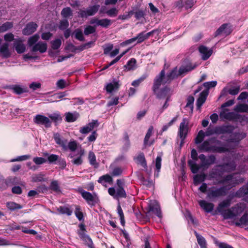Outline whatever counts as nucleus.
I'll return each mask as SVG.
<instances>
[{
  "mask_svg": "<svg viewBox=\"0 0 248 248\" xmlns=\"http://www.w3.org/2000/svg\"><path fill=\"white\" fill-rule=\"evenodd\" d=\"M230 185L228 187L223 186L219 187L213 186L208 188L207 192V198L212 201H215L217 199L226 195L227 190L230 188Z\"/></svg>",
  "mask_w": 248,
  "mask_h": 248,
  "instance_id": "obj_4",
  "label": "nucleus"
},
{
  "mask_svg": "<svg viewBox=\"0 0 248 248\" xmlns=\"http://www.w3.org/2000/svg\"><path fill=\"white\" fill-rule=\"evenodd\" d=\"M205 136L204 132L202 130H200L195 139V144H199L200 143H202Z\"/></svg>",
  "mask_w": 248,
  "mask_h": 248,
  "instance_id": "obj_48",
  "label": "nucleus"
},
{
  "mask_svg": "<svg viewBox=\"0 0 248 248\" xmlns=\"http://www.w3.org/2000/svg\"><path fill=\"white\" fill-rule=\"evenodd\" d=\"M167 84L163 83L158 78H155L154 80V85L153 86V90L156 95V97L160 100H165V102L162 108L159 110V114L163 112V110L167 108L169 106L168 102L170 101V98L172 94V92L170 88L165 86L160 89L161 85Z\"/></svg>",
  "mask_w": 248,
  "mask_h": 248,
  "instance_id": "obj_2",
  "label": "nucleus"
},
{
  "mask_svg": "<svg viewBox=\"0 0 248 248\" xmlns=\"http://www.w3.org/2000/svg\"><path fill=\"white\" fill-rule=\"evenodd\" d=\"M149 211L154 213L158 217H162L160 208L158 202L156 201H151L149 204Z\"/></svg>",
  "mask_w": 248,
  "mask_h": 248,
  "instance_id": "obj_19",
  "label": "nucleus"
},
{
  "mask_svg": "<svg viewBox=\"0 0 248 248\" xmlns=\"http://www.w3.org/2000/svg\"><path fill=\"white\" fill-rule=\"evenodd\" d=\"M82 240L83 241L85 242V244L87 246H88L90 248H94L93 244L92 241V240L89 235L82 239Z\"/></svg>",
  "mask_w": 248,
  "mask_h": 248,
  "instance_id": "obj_63",
  "label": "nucleus"
},
{
  "mask_svg": "<svg viewBox=\"0 0 248 248\" xmlns=\"http://www.w3.org/2000/svg\"><path fill=\"white\" fill-rule=\"evenodd\" d=\"M236 226H240L242 225H248V214H244L241 218L235 222Z\"/></svg>",
  "mask_w": 248,
  "mask_h": 248,
  "instance_id": "obj_38",
  "label": "nucleus"
},
{
  "mask_svg": "<svg viewBox=\"0 0 248 248\" xmlns=\"http://www.w3.org/2000/svg\"><path fill=\"white\" fill-rule=\"evenodd\" d=\"M106 13L110 17H115L118 14V10L116 8H112L107 11Z\"/></svg>",
  "mask_w": 248,
  "mask_h": 248,
  "instance_id": "obj_60",
  "label": "nucleus"
},
{
  "mask_svg": "<svg viewBox=\"0 0 248 248\" xmlns=\"http://www.w3.org/2000/svg\"><path fill=\"white\" fill-rule=\"evenodd\" d=\"M99 123L98 121L93 120L86 125L81 127L79 130V132L82 134H86L91 132L94 128L97 127Z\"/></svg>",
  "mask_w": 248,
  "mask_h": 248,
  "instance_id": "obj_16",
  "label": "nucleus"
},
{
  "mask_svg": "<svg viewBox=\"0 0 248 248\" xmlns=\"http://www.w3.org/2000/svg\"><path fill=\"white\" fill-rule=\"evenodd\" d=\"M75 214L76 217L79 221L84 220V216L83 213L81 211V208L78 205H76Z\"/></svg>",
  "mask_w": 248,
  "mask_h": 248,
  "instance_id": "obj_52",
  "label": "nucleus"
},
{
  "mask_svg": "<svg viewBox=\"0 0 248 248\" xmlns=\"http://www.w3.org/2000/svg\"><path fill=\"white\" fill-rule=\"evenodd\" d=\"M50 188L57 192L60 191V186L57 181H53L51 183Z\"/></svg>",
  "mask_w": 248,
  "mask_h": 248,
  "instance_id": "obj_61",
  "label": "nucleus"
},
{
  "mask_svg": "<svg viewBox=\"0 0 248 248\" xmlns=\"http://www.w3.org/2000/svg\"><path fill=\"white\" fill-rule=\"evenodd\" d=\"M153 31H150L146 33L145 31H142L139 33L137 36L135 37L136 41H137L136 44H140L143 42L145 40H147L149 37L153 33Z\"/></svg>",
  "mask_w": 248,
  "mask_h": 248,
  "instance_id": "obj_30",
  "label": "nucleus"
},
{
  "mask_svg": "<svg viewBox=\"0 0 248 248\" xmlns=\"http://www.w3.org/2000/svg\"><path fill=\"white\" fill-rule=\"evenodd\" d=\"M16 178L15 177H8L5 179V183L6 189L9 186H12L15 184Z\"/></svg>",
  "mask_w": 248,
  "mask_h": 248,
  "instance_id": "obj_55",
  "label": "nucleus"
},
{
  "mask_svg": "<svg viewBox=\"0 0 248 248\" xmlns=\"http://www.w3.org/2000/svg\"><path fill=\"white\" fill-rule=\"evenodd\" d=\"M200 159L201 167L208 168L210 166L216 163V157L215 155H211L206 156L204 154H201L198 156Z\"/></svg>",
  "mask_w": 248,
  "mask_h": 248,
  "instance_id": "obj_11",
  "label": "nucleus"
},
{
  "mask_svg": "<svg viewBox=\"0 0 248 248\" xmlns=\"http://www.w3.org/2000/svg\"><path fill=\"white\" fill-rule=\"evenodd\" d=\"M119 87V81L114 80L112 82L109 83L107 85L106 89L107 92L112 93V92L117 90Z\"/></svg>",
  "mask_w": 248,
  "mask_h": 248,
  "instance_id": "obj_33",
  "label": "nucleus"
},
{
  "mask_svg": "<svg viewBox=\"0 0 248 248\" xmlns=\"http://www.w3.org/2000/svg\"><path fill=\"white\" fill-rule=\"evenodd\" d=\"M53 138L55 142L61 146L63 150H67V140L62 138L61 135L58 133H54L53 134Z\"/></svg>",
  "mask_w": 248,
  "mask_h": 248,
  "instance_id": "obj_20",
  "label": "nucleus"
},
{
  "mask_svg": "<svg viewBox=\"0 0 248 248\" xmlns=\"http://www.w3.org/2000/svg\"><path fill=\"white\" fill-rule=\"evenodd\" d=\"M234 130V127L231 125H223L216 126V133L217 135L223 134H230Z\"/></svg>",
  "mask_w": 248,
  "mask_h": 248,
  "instance_id": "obj_18",
  "label": "nucleus"
},
{
  "mask_svg": "<svg viewBox=\"0 0 248 248\" xmlns=\"http://www.w3.org/2000/svg\"><path fill=\"white\" fill-rule=\"evenodd\" d=\"M194 233L197 238L198 244L201 248H207V243L205 239L201 235L199 234L196 231Z\"/></svg>",
  "mask_w": 248,
  "mask_h": 248,
  "instance_id": "obj_36",
  "label": "nucleus"
},
{
  "mask_svg": "<svg viewBox=\"0 0 248 248\" xmlns=\"http://www.w3.org/2000/svg\"><path fill=\"white\" fill-rule=\"evenodd\" d=\"M246 137V133L244 132H236L228 140V142H234L238 144L240 140L244 139Z\"/></svg>",
  "mask_w": 248,
  "mask_h": 248,
  "instance_id": "obj_25",
  "label": "nucleus"
},
{
  "mask_svg": "<svg viewBox=\"0 0 248 248\" xmlns=\"http://www.w3.org/2000/svg\"><path fill=\"white\" fill-rule=\"evenodd\" d=\"M84 154H85L84 149L80 148V150H78V155H79V156L77 158H74L72 160V163L73 164L77 165V166L82 164V163L83 162L82 157L84 155Z\"/></svg>",
  "mask_w": 248,
  "mask_h": 248,
  "instance_id": "obj_35",
  "label": "nucleus"
},
{
  "mask_svg": "<svg viewBox=\"0 0 248 248\" xmlns=\"http://www.w3.org/2000/svg\"><path fill=\"white\" fill-rule=\"evenodd\" d=\"M67 147L71 151L74 152L77 149L78 143L75 140H71L68 142Z\"/></svg>",
  "mask_w": 248,
  "mask_h": 248,
  "instance_id": "obj_56",
  "label": "nucleus"
},
{
  "mask_svg": "<svg viewBox=\"0 0 248 248\" xmlns=\"http://www.w3.org/2000/svg\"><path fill=\"white\" fill-rule=\"evenodd\" d=\"M65 121L68 123H71L76 121L79 117V114L77 111L68 112L65 113Z\"/></svg>",
  "mask_w": 248,
  "mask_h": 248,
  "instance_id": "obj_31",
  "label": "nucleus"
},
{
  "mask_svg": "<svg viewBox=\"0 0 248 248\" xmlns=\"http://www.w3.org/2000/svg\"><path fill=\"white\" fill-rule=\"evenodd\" d=\"M124 182L123 180L118 179L116 182V186L110 187L108 189V192L110 195L115 199L126 198V193L124 188Z\"/></svg>",
  "mask_w": 248,
  "mask_h": 248,
  "instance_id": "obj_5",
  "label": "nucleus"
},
{
  "mask_svg": "<svg viewBox=\"0 0 248 248\" xmlns=\"http://www.w3.org/2000/svg\"><path fill=\"white\" fill-rule=\"evenodd\" d=\"M47 48V46L46 43L40 41L32 46L31 48V51L32 52L39 51L41 53H43L46 51Z\"/></svg>",
  "mask_w": 248,
  "mask_h": 248,
  "instance_id": "obj_21",
  "label": "nucleus"
},
{
  "mask_svg": "<svg viewBox=\"0 0 248 248\" xmlns=\"http://www.w3.org/2000/svg\"><path fill=\"white\" fill-rule=\"evenodd\" d=\"M188 166L193 173H196L200 169V167L197 164L196 161L189 160L188 161Z\"/></svg>",
  "mask_w": 248,
  "mask_h": 248,
  "instance_id": "obj_41",
  "label": "nucleus"
},
{
  "mask_svg": "<svg viewBox=\"0 0 248 248\" xmlns=\"http://www.w3.org/2000/svg\"><path fill=\"white\" fill-rule=\"evenodd\" d=\"M12 22H6L0 26V33L6 31L13 27Z\"/></svg>",
  "mask_w": 248,
  "mask_h": 248,
  "instance_id": "obj_54",
  "label": "nucleus"
},
{
  "mask_svg": "<svg viewBox=\"0 0 248 248\" xmlns=\"http://www.w3.org/2000/svg\"><path fill=\"white\" fill-rule=\"evenodd\" d=\"M57 211L60 214H65L67 216L71 215L73 213L69 208L66 206H60L57 208Z\"/></svg>",
  "mask_w": 248,
  "mask_h": 248,
  "instance_id": "obj_47",
  "label": "nucleus"
},
{
  "mask_svg": "<svg viewBox=\"0 0 248 248\" xmlns=\"http://www.w3.org/2000/svg\"><path fill=\"white\" fill-rule=\"evenodd\" d=\"M7 207L11 211H14L22 208V206L13 202H9L6 203Z\"/></svg>",
  "mask_w": 248,
  "mask_h": 248,
  "instance_id": "obj_42",
  "label": "nucleus"
},
{
  "mask_svg": "<svg viewBox=\"0 0 248 248\" xmlns=\"http://www.w3.org/2000/svg\"><path fill=\"white\" fill-rule=\"evenodd\" d=\"M236 165L233 161L222 165H217L209 172V179H215L217 181V184L230 185V187L235 186L236 185L243 182L239 177L235 174H229L223 178L222 175L224 172H230L235 170Z\"/></svg>",
  "mask_w": 248,
  "mask_h": 248,
  "instance_id": "obj_1",
  "label": "nucleus"
},
{
  "mask_svg": "<svg viewBox=\"0 0 248 248\" xmlns=\"http://www.w3.org/2000/svg\"><path fill=\"white\" fill-rule=\"evenodd\" d=\"M179 76H181L180 74H179V70H178L177 67H175L170 73H168L167 75H165L164 69L162 70L155 78H158L163 83H166L168 84Z\"/></svg>",
  "mask_w": 248,
  "mask_h": 248,
  "instance_id": "obj_6",
  "label": "nucleus"
},
{
  "mask_svg": "<svg viewBox=\"0 0 248 248\" xmlns=\"http://www.w3.org/2000/svg\"><path fill=\"white\" fill-rule=\"evenodd\" d=\"M199 51L201 54L202 59L204 61L208 59L213 53L212 48H209L204 46H200Z\"/></svg>",
  "mask_w": 248,
  "mask_h": 248,
  "instance_id": "obj_17",
  "label": "nucleus"
},
{
  "mask_svg": "<svg viewBox=\"0 0 248 248\" xmlns=\"http://www.w3.org/2000/svg\"><path fill=\"white\" fill-rule=\"evenodd\" d=\"M234 196L242 198L245 201L248 202V182L235 193Z\"/></svg>",
  "mask_w": 248,
  "mask_h": 248,
  "instance_id": "obj_15",
  "label": "nucleus"
},
{
  "mask_svg": "<svg viewBox=\"0 0 248 248\" xmlns=\"http://www.w3.org/2000/svg\"><path fill=\"white\" fill-rule=\"evenodd\" d=\"M246 204L239 202L230 208L228 209L227 215H225V219H233L240 216L246 208Z\"/></svg>",
  "mask_w": 248,
  "mask_h": 248,
  "instance_id": "obj_7",
  "label": "nucleus"
},
{
  "mask_svg": "<svg viewBox=\"0 0 248 248\" xmlns=\"http://www.w3.org/2000/svg\"><path fill=\"white\" fill-rule=\"evenodd\" d=\"M88 159L90 164L94 167V168H97L99 164L96 162V156L93 152L90 151L88 155Z\"/></svg>",
  "mask_w": 248,
  "mask_h": 248,
  "instance_id": "obj_37",
  "label": "nucleus"
},
{
  "mask_svg": "<svg viewBox=\"0 0 248 248\" xmlns=\"http://www.w3.org/2000/svg\"><path fill=\"white\" fill-rule=\"evenodd\" d=\"M112 181V179L111 177L108 174L104 175L100 177L98 180V182L103 185L106 183H111Z\"/></svg>",
  "mask_w": 248,
  "mask_h": 248,
  "instance_id": "obj_44",
  "label": "nucleus"
},
{
  "mask_svg": "<svg viewBox=\"0 0 248 248\" xmlns=\"http://www.w3.org/2000/svg\"><path fill=\"white\" fill-rule=\"evenodd\" d=\"M96 29L95 27H93L92 26H87L84 31V33L86 35H89L90 34L93 33L95 32Z\"/></svg>",
  "mask_w": 248,
  "mask_h": 248,
  "instance_id": "obj_58",
  "label": "nucleus"
},
{
  "mask_svg": "<svg viewBox=\"0 0 248 248\" xmlns=\"http://www.w3.org/2000/svg\"><path fill=\"white\" fill-rule=\"evenodd\" d=\"M48 118L56 124L62 121V117L59 112L49 114Z\"/></svg>",
  "mask_w": 248,
  "mask_h": 248,
  "instance_id": "obj_43",
  "label": "nucleus"
},
{
  "mask_svg": "<svg viewBox=\"0 0 248 248\" xmlns=\"http://www.w3.org/2000/svg\"><path fill=\"white\" fill-rule=\"evenodd\" d=\"M231 204V199H227L221 202H220L217 207V211L220 213V214L223 217L224 219H225V215H227L228 214L227 212L228 209L225 210V208H227L229 207Z\"/></svg>",
  "mask_w": 248,
  "mask_h": 248,
  "instance_id": "obj_14",
  "label": "nucleus"
},
{
  "mask_svg": "<svg viewBox=\"0 0 248 248\" xmlns=\"http://www.w3.org/2000/svg\"><path fill=\"white\" fill-rule=\"evenodd\" d=\"M75 38L80 41H84V37L82 31L80 29H77L75 31Z\"/></svg>",
  "mask_w": 248,
  "mask_h": 248,
  "instance_id": "obj_57",
  "label": "nucleus"
},
{
  "mask_svg": "<svg viewBox=\"0 0 248 248\" xmlns=\"http://www.w3.org/2000/svg\"><path fill=\"white\" fill-rule=\"evenodd\" d=\"M234 83H230L227 86L224 88L221 93V96L224 95L227 93L230 94L234 95L237 94L240 92V85L236 84L234 86H232V84H234Z\"/></svg>",
  "mask_w": 248,
  "mask_h": 248,
  "instance_id": "obj_12",
  "label": "nucleus"
},
{
  "mask_svg": "<svg viewBox=\"0 0 248 248\" xmlns=\"http://www.w3.org/2000/svg\"><path fill=\"white\" fill-rule=\"evenodd\" d=\"M14 47L18 53H22L26 49L25 46L23 44L22 40L19 38L14 40Z\"/></svg>",
  "mask_w": 248,
  "mask_h": 248,
  "instance_id": "obj_28",
  "label": "nucleus"
},
{
  "mask_svg": "<svg viewBox=\"0 0 248 248\" xmlns=\"http://www.w3.org/2000/svg\"><path fill=\"white\" fill-rule=\"evenodd\" d=\"M188 120L186 118H183L182 122L180 123L178 131V136L181 139V142L180 143L181 148L183 146L185 140L187 136L188 130Z\"/></svg>",
  "mask_w": 248,
  "mask_h": 248,
  "instance_id": "obj_8",
  "label": "nucleus"
},
{
  "mask_svg": "<svg viewBox=\"0 0 248 248\" xmlns=\"http://www.w3.org/2000/svg\"><path fill=\"white\" fill-rule=\"evenodd\" d=\"M33 122L36 124L44 125L46 128L51 126V121L49 118L41 114L36 115L33 118Z\"/></svg>",
  "mask_w": 248,
  "mask_h": 248,
  "instance_id": "obj_13",
  "label": "nucleus"
},
{
  "mask_svg": "<svg viewBox=\"0 0 248 248\" xmlns=\"http://www.w3.org/2000/svg\"><path fill=\"white\" fill-rule=\"evenodd\" d=\"M153 129H154V128H153V126H151L149 128V129L147 131V132L145 135V138H144V145L150 146L153 143V142H152L151 143L149 142V140L153 133Z\"/></svg>",
  "mask_w": 248,
  "mask_h": 248,
  "instance_id": "obj_40",
  "label": "nucleus"
},
{
  "mask_svg": "<svg viewBox=\"0 0 248 248\" xmlns=\"http://www.w3.org/2000/svg\"><path fill=\"white\" fill-rule=\"evenodd\" d=\"M10 89L17 94H21L28 91L26 87L20 85H13L10 86Z\"/></svg>",
  "mask_w": 248,
  "mask_h": 248,
  "instance_id": "obj_32",
  "label": "nucleus"
},
{
  "mask_svg": "<svg viewBox=\"0 0 248 248\" xmlns=\"http://www.w3.org/2000/svg\"><path fill=\"white\" fill-rule=\"evenodd\" d=\"M220 117L222 118H223L226 120L232 121V120H234L237 121L239 120L240 117L241 115L239 114L234 113L233 112H221L220 114Z\"/></svg>",
  "mask_w": 248,
  "mask_h": 248,
  "instance_id": "obj_24",
  "label": "nucleus"
},
{
  "mask_svg": "<svg viewBox=\"0 0 248 248\" xmlns=\"http://www.w3.org/2000/svg\"><path fill=\"white\" fill-rule=\"evenodd\" d=\"M0 55L3 58H8L11 55V53L9 49V44L5 43L0 46Z\"/></svg>",
  "mask_w": 248,
  "mask_h": 248,
  "instance_id": "obj_29",
  "label": "nucleus"
},
{
  "mask_svg": "<svg viewBox=\"0 0 248 248\" xmlns=\"http://www.w3.org/2000/svg\"><path fill=\"white\" fill-rule=\"evenodd\" d=\"M100 5L95 4L90 6L86 9H81L78 12V16L81 18H87L88 16H94L98 11Z\"/></svg>",
  "mask_w": 248,
  "mask_h": 248,
  "instance_id": "obj_9",
  "label": "nucleus"
},
{
  "mask_svg": "<svg viewBox=\"0 0 248 248\" xmlns=\"http://www.w3.org/2000/svg\"><path fill=\"white\" fill-rule=\"evenodd\" d=\"M38 27L37 24L31 22L28 23L22 31V33L25 35H29L36 30Z\"/></svg>",
  "mask_w": 248,
  "mask_h": 248,
  "instance_id": "obj_22",
  "label": "nucleus"
},
{
  "mask_svg": "<svg viewBox=\"0 0 248 248\" xmlns=\"http://www.w3.org/2000/svg\"><path fill=\"white\" fill-rule=\"evenodd\" d=\"M215 244L218 248H233L232 247L226 243L220 242L217 240L215 241Z\"/></svg>",
  "mask_w": 248,
  "mask_h": 248,
  "instance_id": "obj_64",
  "label": "nucleus"
},
{
  "mask_svg": "<svg viewBox=\"0 0 248 248\" xmlns=\"http://www.w3.org/2000/svg\"><path fill=\"white\" fill-rule=\"evenodd\" d=\"M197 66L198 64L196 63L193 64L192 63H188L186 65H182L179 69V74H180V75L186 74L194 69Z\"/></svg>",
  "mask_w": 248,
  "mask_h": 248,
  "instance_id": "obj_26",
  "label": "nucleus"
},
{
  "mask_svg": "<svg viewBox=\"0 0 248 248\" xmlns=\"http://www.w3.org/2000/svg\"><path fill=\"white\" fill-rule=\"evenodd\" d=\"M136 159L137 163L140 164L143 168H146L147 167L146 159L143 153L139 154L136 157Z\"/></svg>",
  "mask_w": 248,
  "mask_h": 248,
  "instance_id": "obj_39",
  "label": "nucleus"
},
{
  "mask_svg": "<svg viewBox=\"0 0 248 248\" xmlns=\"http://www.w3.org/2000/svg\"><path fill=\"white\" fill-rule=\"evenodd\" d=\"M136 60L134 58H131L128 61L124 67L128 70H134L136 68Z\"/></svg>",
  "mask_w": 248,
  "mask_h": 248,
  "instance_id": "obj_49",
  "label": "nucleus"
},
{
  "mask_svg": "<svg viewBox=\"0 0 248 248\" xmlns=\"http://www.w3.org/2000/svg\"><path fill=\"white\" fill-rule=\"evenodd\" d=\"M112 24L110 19L108 18H104L99 20V25L103 28H107Z\"/></svg>",
  "mask_w": 248,
  "mask_h": 248,
  "instance_id": "obj_50",
  "label": "nucleus"
},
{
  "mask_svg": "<svg viewBox=\"0 0 248 248\" xmlns=\"http://www.w3.org/2000/svg\"><path fill=\"white\" fill-rule=\"evenodd\" d=\"M51 43L52 48L53 49L56 50L61 46L62 42L60 39H57L52 41Z\"/></svg>",
  "mask_w": 248,
  "mask_h": 248,
  "instance_id": "obj_59",
  "label": "nucleus"
},
{
  "mask_svg": "<svg viewBox=\"0 0 248 248\" xmlns=\"http://www.w3.org/2000/svg\"><path fill=\"white\" fill-rule=\"evenodd\" d=\"M220 141L215 138H211L203 141L198 146V149L201 152L222 153L228 151L224 146H218Z\"/></svg>",
  "mask_w": 248,
  "mask_h": 248,
  "instance_id": "obj_3",
  "label": "nucleus"
},
{
  "mask_svg": "<svg viewBox=\"0 0 248 248\" xmlns=\"http://www.w3.org/2000/svg\"><path fill=\"white\" fill-rule=\"evenodd\" d=\"M82 198L86 200L87 203L91 206H94L99 202L97 194L95 193L92 194L84 190L80 191Z\"/></svg>",
  "mask_w": 248,
  "mask_h": 248,
  "instance_id": "obj_10",
  "label": "nucleus"
},
{
  "mask_svg": "<svg viewBox=\"0 0 248 248\" xmlns=\"http://www.w3.org/2000/svg\"><path fill=\"white\" fill-rule=\"evenodd\" d=\"M113 48V45L111 44H108L103 46L104 54L105 55L109 54L110 51Z\"/></svg>",
  "mask_w": 248,
  "mask_h": 248,
  "instance_id": "obj_62",
  "label": "nucleus"
},
{
  "mask_svg": "<svg viewBox=\"0 0 248 248\" xmlns=\"http://www.w3.org/2000/svg\"><path fill=\"white\" fill-rule=\"evenodd\" d=\"M208 94V90L203 91L200 93V96L197 101V106L199 108H200L205 102Z\"/></svg>",
  "mask_w": 248,
  "mask_h": 248,
  "instance_id": "obj_34",
  "label": "nucleus"
},
{
  "mask_svg": "<svg viewBox=\"0 0 248 248\" xmlns=\"http://www.w3.org/2000/svg\"><path fill=\"white\" fill-rule=\"evenodd\" d=\"M200 207L207 213L211 212L214 207V204L205 200H200L198 202Z\"/></svg>",
  "mask_w": 248,
  "mask_h": 248,
  "instance_id": "obj_27",
  "label": "nucleus"
},
{
  "mask_svg": "<svg viewBox=\"0 0 248 248\" xmlns=\"http://www.w3.org/2000/svg\"><path fill=\"white\" fill-rule=\"evenodd\" d=\"M39 39V35L38 34H35L30 37L28 40V46L32 47L33 46L37 43Z\"/></svg>",
  "mask_w": 248,
  "mask_h": 248,
  "instance_id": "obj_46",
  "label": "nucleus"
},
{
  "mask_svg": "<svg viewBox=\"0 0 248 248\" xmlns=\"http://www.w3.org/2000/svg\"><path fill=\"white\" fill-rule=\"evenodd\" d=\"M232 32L231 29L228 24H224L222 25L216 31L215 35L217 36L223 34L227 36L230 34Z\"/></svg>",
  "mask_w": 248,
  "mask_h": 248,
  "instance_id": "obj_23",
  "label": "nucleus"
},
{
  "mask_svg": "<svg viewBox=\"0 0 248 248\" xmlns=\"http://www.w3.org/2000/svg\"><path fill=\"white\" fill-rule=\"evenodd\" d=\"M72 11L69 7L64 8L61 11V15L65 18L72 16Z\"/></svg>",
  "mask_w": 248,
  "mask_h": 248,
  "instance_id": "obj_51",
  "label": "nucleus"
},
{
  "mask_svg": "<svg viewBox=\"0 0 248 248\" xmlns=\"http://www.w3.org/2000/svg\"><path fill=\"white\" fill-rule=\"evenodd\" d=\"M161 156H157L155 160V169L157 172L155 173V176L157 177L159 175V172L161 169Z\"/></svg>",
  "mask_w": 248,
  "mask_h": 248,
  "instance_id": "obj_53",
  "label": "nucleus"
},
{
  "mask_svg": "<svg viewBox=\"0 0 248 248\" xmlns=\"http://www.w3.org/2000/svg\"><path fill=\"white\" fill-rule=\"evenodd\" d=\"M206 175L204 173L196 174L194 176L193 181L195 185H197L200 183L205 181Z\"/></svg>",
  "mask_w": 248,
  "mask_h": 248,
  "instance_id": "obj_45",
  "label": "nucleus"
}]
</instances>
